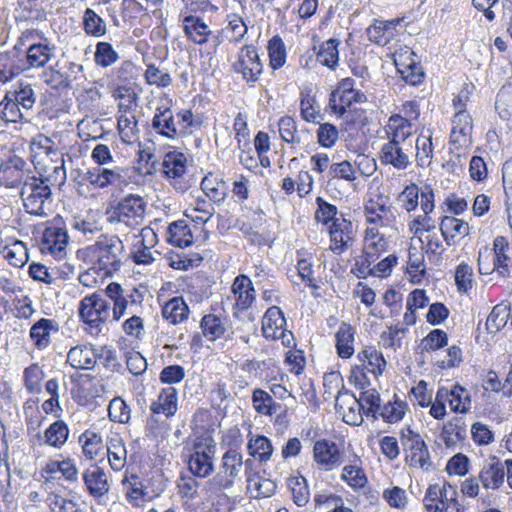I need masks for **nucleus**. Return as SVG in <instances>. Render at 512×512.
Instances as JSON below:
<instances>
[{"label": "nucleus", "instance_id": "f257e3e1", "mask_svg": "<svg viewBox=\"0 0 512 512\" xmlns=\"http://www.w3.org/2000/svg\"><path fill=\"white\" fill-rule=\"evenodd\" d=\"M322 226L329 236L328 249L336 255L346 251L352 240V223L336 206L322 200Z\"/></svg>", "mask_w": 512, "mask_h": 512}, {"label": "nucleus", "instance_id": "f03ea898", "mask_svg": "<svg viewBox=\"0 0 512 512\" xmlns=\"http://www.w3.org/2000/svg\"><path fill=\"white\" fill-rule=\"evenodd\" d=\"M96 267L105 276H111L122 266L124 244L117 235H100L92 246Z\"/></svg>", "mask_w": 512, "mask_h": 512}, {"label": "nucleus", "instance_id": "7ed1b4c3", "mask_svg": "<svg viewBox=\"0 0 512 512\" xmlns=\"http://www.w3.org/2000/svg\"><path fill=\"white\" fill-rule=\"evenodd\" d=\"M51 195L48 179L43 177H28L21 188V199L26 212L39 217L48 215Z\"/></svg>", "mask_w": 512, "mask_h": 512}, {"label": "nucleus", "instance_id": "20e7f679", "mask_svg": "<svg viewBox=\"0 0 512 512\" xmlns=\"http://www.w3.org/2000/svg\"><path fill=\"white\" fill-rule=\"evenodd\" d=\"M78 314L86 325V332L98 336L110 315V303L100 293L85 296L79 304Z\"/></svg>", "mask_w": 512, "mask_h": 512}, {"label": "nucleus", "instance_id": "39448f33", "mask_svg": "<svg viewBox=\"0 0 512 512\" xmlns=\"http://www.w3.org/2000/svg\"><path fill=\"white\" fill-rule=\"evenodd\" d=\"M146 202L135 194H129L121 198L110 210L107 211V220L111 224L122 223L134 228L144 221Z\"/></svg>", "mask_w": 512, "mask_h": 512}, {"label": "nucleus", "instance_id": "423d86ee", "mask_svg": "<svg viewBox=\"0 0 512 512\" xmlns=\"http://www.w3.org/2000/svg\"><path fill=\"white\" fill-rule=\"evenodd\" d=\"M468 99V92L464 91L453 99L455 113L452 118L450 143L457 145V148H466L472 144V117L466 109Z\"/></svg>", "mask_w": 512, "mask_h": 512}, {"label": "nucleus", "instance_id": "0eeeda50", "mask_svg": "<svg viewBox=\"0 0 512 512\" xmlns=\"http://www.w3.org/2000/svg\"><path fill=\"white\" fill-rule=\"evenodd\" d=\"M354 80L351 78L343 79L335 90L332 91L328 106L325 111L336 118L341 117L352 103H362L365 95L355 90Z\"/></svg>", "mask_w": 512, "mask_h": 512}, {"label": "nucleus", "instance_id": "6e6552de", "mask_svg": "<svg viewBox=\"0 0 512 512\" xmlns=\"http://www.w3.org/2000/svg\"><path fill=\"white\" fill-rule=\"evenodd\" d=\"M246 471V461L238 450H226L222 457L219 472L214 476L211 484L219 490L229 489L236 479L240 478L242 471Z\"/></svg>", "mask_w": 512, "mask_h": 512}, {"label": "nucleus", "instance_id": "1a4fd4ad", "mask_svg": "<svg viewBox=\"0 0 512 512\" xmlns=\"http://www.w3.org/2000/svg\"><path fill=\"white\" fill-rule=\"evenodd\" d=\"M83 72V66L69 61L61 63L57 61L42 73L43 81L53 89L70 88L73 81L79 79Z\"/></svg>", "mask_w": 512, "mask_h": 512}, {"label": "nucleus", "instance_id": "9d476101", "mask_svg": "<svg viewBox=\"0 0 512 512\" xmlns=\"http://www.w3.org/2000/svg\"><path fill=\"white\" fill-rule=\"evenodd\" d=\"M126 175L127 169L124 167L95 166L84 173L83 179L97 189H105L109 186L126 185Z\"/></svg>", "mask_w": 512, "mask_h": 512}, {"label": "nucleus", "instance_id": "9b49d317", "mask_svg": "<svg viewBox=\"0 0 512 512\" xmlns=\"http://www.w3.org/2000/svg\"><path fill=\"white\" fill-rule=\"evenodd\" d=\"M434 198V192L429 186L422 189L420 206L423 214L413 217L410 216V220L408 222L409 231L414 237L419 238L421 244H423V241L421 240L423 233L435 229V222L430 217V214L433 212L435 207Z\"/></svg>", "mask_w": 512, "mask_h": 512}, {"label": "nucleus", "instance_id": "f8f14e48", "mask_svg": "<svg viewBox=\"0 0 512 512\" xmlns=\"http://www.w3.org/2000/svg\"><path fill=\"white\" fill-rule=\"evenodd\" d=\"M232 68L234 72L241 74L247 83H254L262 74L263 64L256 48L253 45H245L238 53Z\"/></svg>", "mask_w": 512, "mask_h": 512}, {"label": "nucleus", "instance_id": "ddd939ff", "mask_svg": "<svg viewBox=\"0 0 512 512\" xmlns=\"http://www.w3.org/2000/svg\"><path fill=\"white\" fill-rule=\"evenodd\" d=\"M357 359L359 364H355L352 373L359 383H361L362 379H366L365 371L376 376L382 374L386 366L382 353L372 346L365 347L360 351Z\"/></svg>", "mask_w": 512, "mask_h": 512}, {"label": "nucleus", "instance_id": "4468645a", "mask_svg": "<svg viewBox=\"0 0 512 512\" xmlns=\"http://www.w3.org/2000/svg\"><path fill=\"white\" fill-rule=\"evenodd\" d=\"M414 143H385L380 151L383 164L391 165L398 170H405L411 165Z\"/></svg>", "mask_w": 512, "mask_h": 512}, {"label": "nucleus", "instance_id": "2eb2a0df", "mask_svg": "<svg viewBox=\"0 0 512 512\" xmlns=\"http://www.w3.org/2000/svg\"><path fill=\"white\" fill-rule=\"evenodd\" d=\"M186 158L180 152H169L164 156L162 162L163 173L170 180L171 185L179 191L184 192L188 188V182L183 175L186 172Z\"/></svg>", "mask_w": 512, "mask_h": 512}, {"label": "nucleus", "instance_id": "dca6fc26", "mask_svg": "<svg viewBox=\"0 0 512 512\" xmlns=\"http://www.w3.org/2000/svg\"><path fill=\"white\" fill-rule=\"evenodd\" d=\"M364 214L367 223L381 228L393 225L396 219L392 207L382 196L370 199L364 206Z\"/></svg>", "mask_w": 512, "mask_h": 512}, {"label": "nucleus", "instance_id": "f3484780", "mask_svg": "<svg viewBox=\"0 0 512 512\" xmlns=\"http://www.w3.org/2000/svg\"><path fill=\"white\" fill-rule=\"evenodd\" d=\"M335 409L347 424L357 425L362 422V402L349 391L338 393L335 397Z\"/></svg>", "mask_w": 512, "mask_h": 512}, {"label": "nucleus", "instance_id": "a211bd4d", "mask_svg": "<svg viewBox=\"0 0 512 512\" xmlns=\"http://www.w3.org/2000/svg\"><path fill=\"white\" fill-rule=\"evenodd\" d=\"M82 480L87 493L95 500L99 501L110 490L106 472L96 464L83 471Z\"/></svg>", "mask_w": 512, "mask_h": 512}, {"label": "nucleus", "instance_id": "6ab92c4d", "mask_svg": "<svg viewBox=\"0 0 512 512\" xmlns=\"http://www.w3.org/2000/svg\"><path fill=\"white\" fill-rule=\"evenodd\" d=\"M414 122L399 114L390 116L385 126L388 142L414 143Z\"/></svg>", "mask_w": 512, "mask_h": 512}, {"label": "nucleus", "instance_id": "aec40b11", "mask_svg": "<svg viewBox=\"0 0 512 512\" xmlns=\"http://www.w3.org/2000/svg\"><path fill=\"white\" fill-rule=\"evenodd\" d=\"M236 296L234 316L239 317V312L248 310L256 299V292L251 279L246 275H239L234 279L231 287Z\"/></svg>", "mask_w": 512, "mask_h": 512}, {"label": "nucleus", "instance_id": "412c9836", "mask_svg": "<svg viewBox=\"0 0 512 512\" xmlns=\"http://www.w3.org/2000/svg\"><path fill=\"white\" fill-rule=\"evenodd\" d=\"M438 396L440 400H446L450 409L455 413H467L471 408L470 393L460 385H453L450 389L440 387Z\"/></svg>", "mask_w": 512, "mask_h": 512}, {"label": "nucleus", "instance_id": "4be33fe9", "mask_svg": "<svg viewBox=\"0 0 512 512\" xmlns=\"http://www.w3.org/2000/svg\"><path fill=\"white\" fill-rule=\"evenodd\" d=\"M68 244L67 231L62 227L45 228L41 239V250L56 257H62Z\"/></svg>", "mask_w": 512, "mask_h": 512}, {"label": "nucleus", "instance_id": "5701e85b", "mask_svg": "<svg viewBox=\"0 0 512 512\" xmlns=\"http://www.w3.org/2000/svg\"><path fill=\"white\" fill-rule=\"evenodd\" d=\"M182 27L188 40L203 45L209 41L212 30L205 21L196 15H187L182 18Z\"/></svg>", "mask_w": 512, "mask_h": 512}, {"label": "nucleus", "instance_id": "b1692460", "mask_svg": "<svg viewBox=\"0 0 512 512\" xmlns=\"http://www.w3.org/2000/svg\"><path fill=\"white\" fill-rule=\"evenodd\" d=\"M98 353L91 344L72 347L67 354V362L78 370H91L95 367Z\"/></svg>", "mask_w": 512, "mask_h": 512}, {"label": "nucleus", "instance_id": "393cba45", "mask_svg": "<svg viewBox=\"0 0 512 512\" xmlns=\"http://www.w3.org/2000/svg\"><path fill=\"white\" fill-rule=\"evenodd\" d=\"M300 114L306 122L320 124V106L317 100V90L311 85H305L301 89Z\"/></svg>", "mask_w": 512, "mask_h": 512}, {"label": "nucleus", "instance_id": "a878e982", "mask_svg": "<svg viewBox=\"0 0 512 512\" xmlns=\"http://www.w3.org/2000/svg\"><path fill=\"white\" fill-rule=\"evenodd\" d=\"M252 459L246 460V481L247 489L253 494L254 497H270L272 496L277 488L276 483L268 478H263L257 473H252Z\"/></svg>", "mask_w": 512, "mask_h": 512}, {"label": "nucleus", "instance_id": "bb28decb", "mask_svg": "<svg viewBox=\"0 0 512 512\" xmlns=\"http://www.w3.org/2000/svg\"><path fill=\"white\" fill-rule=\"evenodd\" d=\"M59 331V324L54 319L41 318L30 328V339L39 350L47 348L51 342V333Z\"/></svg>", "mask_w": 512, "mask_h": 512}, {"label": "nucleus", "instance_id": "cd10ccee", "mask_svg": "<svg viewBox=\"0 0 512 512\" xmlns=\"http://www.w3.org/2000/svg\"><path fill=\"white\" fill-rule=\"evenodd\" d=\"M441 234L448 246L455 245L457 238H464L469 235V224L461 219L444 216L439 224Z\"/></svg>", "mask_w": 512, "mask_h": 512}, {"label": "nucleus", "instance_id": "c85d7f7f", "mask_svg": "<svg viewBox=\"0 0 512 512\" xmlns=\"http://www.w3.org/2000/svg\"><path fill=\"white\" fill-rule=\"evenodd\" d=\"M56 47L47 39L44 42L32 43L26 50V61L29 68H42L54 56Z\"/></svg>", "mask_w": 512, "mask_h": 512}, {"label": "nucleus", "instance_id": "c756f323", "mask_svg": "<svg viewBox=\"0 0 512 512\" xmlns=\"http://www.w3.org/2000/svg\"><path fill=\"white\" fill-rule=\"evenodd\" d=\"M398 24L399 20L375 21L367 28V37L371 42L385 46L395 37Z\"/></svg>", "mask_w": 512, "mask_h": 512}, {"label": "nucleus", "instance_id": "7c9ffc66", "mask_svg": "<svg viewBox=\"0 0 512 512\" xmlns=\"http://www.w3.org/2000/svg\"><path fill=\"white\" fill-rule=\"evenodd\" d=\"M214 450H195L190 455L188 466L190 472L197 477H207L213 471V456Z\"/></svg>", "mask_w": 512, "mask_h": 512}, {"label": "nucleus", "instance_id": "2f4dec72", "mask_svg": "<svg viewBox=\"0 0 512 512\" xmlns=\"http://www.w3.org/2000/svg\"><path fill=\"white\" fill-rule=\"evenodd\" d=\"M177 389L175 387L163 388L157 398L151 405V411L154 414L163 413L167 417L173 416L177 412Z\"/></svg>", "mask_w": 512, "mask_h": 512}, {"label": "nucleus", "instance_id": "473e14b6", "mask_svg": "<svg viewBox=\"0 0 512 512\" xmlns=\"http://www.w3.org/2000/svg\"><path fill=\"white\" fill-rule=\"evenodd\" d=\"M354 334L353 327L342 322L335 334L336 350L339 357L343 359L350 358L354 354Z\"/></svg>", "mask_w": 512, "mask_h": 512}, {"label": "nucleus", "instance_id": "72a5a7b5", "mask_svg": "<svg viewBox=\"0 0 512 512\" xmlns=\"http://www.w3.org/2000/svg\"><path fill=\"white\" fill-rule=\"evenodd\" d=\"M167 241L179 248H186L192 245L193 236L189 225L184 220L171 223L167 230Z\"/></svg>", "mask_w": 512, "mask_h": 512}, {"label": "nucleus", "instance_id": "f704fd0d", "mask_svg": "<svg viewBox=\"0 0 512 512\" xmlns=\"http://www.w3.org/2000/svg\"><path fill=\"white\" fill-rule=\"evenodd\" d=\"M122 491L128 502L134 506H138L140 502L147 498V492L141 479L135 475L125 476L122 481Z\"/></svg>", "mask_w": 512, "mask_h": 512}, {"label": "nucleus", "instance_id": "c9c22d12", "mask_svg": "<svg viewBox=\"0 0 512 512\" xmlns=\"http://www.w3.org/2000/svg\"><path fill=\"white\" fill-rule=\"evenodd\" d=\"M285 325L286 319L280 308L277 306L268 308L262 322V330L265 337L276 339L278 332L283 330Z\"/></svg>", "mask_w": 512, "mask_h": 512}, {"label": "nucleus", "instance_id": "e433bc0d", "mask_svg": "<svg viewBox=\"0 0 512 512\" xmlns=\"http://www.w3.org/2000/svg\"><path fill=\"white\" fill-rule=\"evenodd\" d=\"M152 128L158 134L174 139L177 135V129L172 111L169 108L163 110L158 108L152 119Z\"/></svg>", "mask_w": 512, "mask_h": 512}, {"label": "nucleus", "instance_id": "4c0bfd02", "mask_svg": "<svg viewBox=\"0 0 512 512\" xmlns=\"http://www.w3.org/2000/svg\"><path fill=\"white\" fill-rule=\"evenodd\" d=\"M188 315L189 308L182 297H173L162 308L163 318L172 325L183 322Z\"/></svg>", "mask_w": 512, "mask_h": 512}, {"label": "nucleus", "instance_id": "58836bf2", "mask_svg": "<svg viewBox=\"0 0 512 512\" xmlns=\"http://www.w3.org/2000/svg\"><path fill=\"white\" fill-rule=\"evenodd\" d=\"M1 254L14 267L20 268L28 261V249L20 240H14L10 244L1 245Z\"/></svg>", "mask_w": 512, "mask_h": 512}, {"label": "nucleus", "instance_id": "ea45409f", "mask_svg": "<svg viewBox=\"0 0 512 512\" xmlns=\"http://www.w3.org/2000/svg\"><path fill=\"white\" fill-rule=\"evenodd\" d=\"M505 465L499 461L485 466L480 473V480L486 489H498L504 482Z\"/></svg>", "mask_w": 512, "mask_h": 512}, {"label": "nucleus", "instance_id": "a19ab883", "mask_svg": "<svg viewBox=\"0 0 512 512\" xmlns=\"http://www.w3.org/2000/svg\"><path fill=\"white\" fill-rule=\"evenodd\" d=\"M117 128L124 143H132L137 139L139 129L135 113L118 114Z\"/></svg>", "mask_w": 512, "mask_h": 512}, {"label": "nucleus", "instance_id": "79ce46f5", "mask_svg": "<svg viewBox=\"0 0 512 512\" xmlns=\"http://www.w3.org/2000/svg\"><path fill=\"white\" fill-rule=\"evenodd\" d=\"M200 327L204 337L209 341L219 339L225 334L227 329L225 321L214 314L205 315L200 322Z\"/></svg>", "mask_w": 512, "mask_h": 512}, {"label": "nucleus", "instance_id": "37998d69", "mask_svg": "<svg viewBox=\"0 0 512 512\" xmlns=\"http://www.w3.org/2000/svg\"><path fill=\"white\" fill-rule=\"evenodd\" d=\"M509 243L507 239L503 236H498L494 239L493 242V257L498 266V273L501 276H507L509 274V263L511 261L508 256Z\"/></svg>", "mask_w": 512, "mask_h": 512}, {"label": "nucleus", "instance_id": "c03bdc74", "mask_svg": "<svg viewBox=\"0 0 512 512\" xmlns=\"http://www.w3.org/2000/svg\"><path fill=\"white\" fill-rule=\"evenodd\" d=\"M252 402L255 410L264 415H273L280 408V404H277L272 396L262 389L253 391Z\"/></svg>", "mask_w": 512, "mask_h": 512}, {"label": "nucleus", "instance_id": "a18cd8bd", "mask_svg": "<svg viewBox=\"0 0 512 512\" xmlns=\"http://www.w3.org/2000/svg\"><path fill=\"white\" fill-rule=\"evenodd\" d=\"M149 234L154 236V233L151 229H142L141 239L138 240L133 245L131 254H132L133 261L136 264L147 265L154 261V257H153L151 248L144 244V240Z\"/></svg>", "mask_w": 512, "mask_h": 512}, {"label": "nucleus", "instance_id": "49530a36", "mask_svg": "<svg viewBox=\"0 0 512 512\" xmlns=\"http://www.w3.org/2000/svg\"><path fill=\"white\" fill-rule=\"evenodd\" d=\"M320 61V49L318 48V35L315 31L310 34L308 50L300 56V65L307 70H316Z\"/></svg>", "mask_w": 512, "mask_h": 512}, {"label": "nucleus", "instance_id": "de8ad7c7", "mask_svg": "<svg viewBox=\"0 0 512 512\" xmlns=\"http://www.w3.org/2000/svg\"><path fill=\"white\" fill-rule=\"evenodd\" d=\"M83 27L88 35L94 37H101L106 33L105 21L91 8L84 12Z\"/></svg>", "mask_w": 512, "mask_h": 512}, {"label": "nucleus", "instance_id": "09e8293b", "mask_svg": "<svg viewBox=\"0 0 512 512\" xmlns=\"http://www.w3.org/2000/svg\"><path fill=\"white\" fill-rule=\"evenodd\" d=\"M416 149V159L419 166H428L433 157L432 136L421 134L417 137L414 144Z\"/></svg>", "mask_w": 512, "mask_h": 512}, {"label": "nucleus", "instance_id": "8fccbe9b", "mask_svg": "<svg viewBox=\"0 0 512 512\" xmlns=\"http://www.w3.org/2000/svg\"><path fill=\"white\" fill-rule=\"evenodd\" d=\"M510 312L505 305H496L486 320V329L489 333H497L507 324Z\"/></svg>", "mask_w": 512, "mask_h": 512}, {"label": "nucleus", "instance_id": "3c124183", "mask_svg": "<svg viewBox=\"0 0 512 512\" xmlns=\"http://www.w3.org/2000/svg\"><path fill=\"white\" fill-rule=\"evenodd\" d=\"M119 59L118 53L108 42H98L94 53V61L96 65L107 68L112 66Z\"/></svg>", "mask_w": 512, "mask_h": 512}, {"label": "nucleus", "instance_id": "603ef678", "mask_svg": "<svg viewBox=\"0 0 512 512\" xmlns=\"http://www.w3.org/2000/svg\"><path fill=\"white\" fill-rule=\"evenodd\" d=\"M407 411V403L395 399L393 402L389 401L384 404L380 409V415L387 423H397L403 419Z\"/></svg>", "mask_w": 512, "mask_h": 512}, {"label": "nucleus", "instance_id": "864d4df0", "mask_svg": "<svg viewBox=\"0 0 512 512\" xmlns=\"http://www.w3.org/2000/svg\"><path fill=\"white\" fill-rule=\"evenodd\" d=\"M288 487L291 491L293 501L298 506H304L308 503L310 493L306 479L302 476L291 477L288 479Z\"/></svg>", "mask_w": 512, "mask_h": 512}, {"label": "nucleus", "instance_id": "5fc2aeb1", "mask_svg": "<svg viewBox=\"0 0 512 512\" xmlns=\"http://www.w3.org/2000/svg\"><path fill=\"white\" fill-rule=\"evenodd\" d=\"M423 248H417L413 245L409 247L408 251V262L407 272L414 278L417 276H423L425 273V262H424Z\"/></svg>", "mask_w": 512, "mask_h": 512}, {"label": "nucleus", "instance_id": "6e6d98bb", "mask_svg": "<svg viewBox=\"0 0 512 512\" xmlns=\"http://www.w3.org/2000/svg\"><path fill=\"white\" fill-rule=\"evenodd\" d=\"M268 53L270 66L276 70L281 68L286 62V49L284 42L278 36L273 37L268 43Z\"/></svg>", "mask_w": 512, "mask_h": 512}, {"label": "nucleus", "instance_id": "4d7b16f0", "mask_svg": "<svg viewBox=\"0 0 512 512\" xmlns=\"http://www.w3.org/2000/svg\"><path fill=\"white\" fill-rule=\"evenodd\" d=\"M69 436V429L63 421L52 423L45 431L46 443L50 446L63 445Z\"/></svg>", "mask_w": 512, "mask_h": 512}, {"label": "nucleus", "instance_id": "13d9d810", "mask_svg": "<svg viewBox=\"0 0 512 512\" xmlns=\"http://www.w3.org/2000/svg\"><path fill=\"white\" fill-rule=\"evenodd\" d=\"M441 495L438 484L429 485L423 498V505L427 512H443V506L446 503Z\"/></svg>", "mask_w": 512, "mask_h": 512}, {"label": "nucleus", "instance_id": "bf43d9fd", "mask_svg": "<svg viewBox=\"0 0 512 512\" xmlns=\"http://www.w3.org/2000/svg\"><path fill=\"white\" fill-rule=\"evenodd\" d=\"M341 479L353 489L363 488L368 482L363 469L358 465L344 466Z\"/></svg>", "mask_w": 512, "mask_h": 512}, {"label": "nucleus", "instance_id": "052dcab7", "mask_svg": "<svg viewBox=\"0 0 512 512\" xmlns=\"http://www.w3.org/2000/svg\"><path fill=\"white\" fill-rule=\"evenodd\" d=\"M340 40L337 38H331L326 42L322 43V65L328 67L331 70H335L339 62V50Z\"/></svg>", "mask_w": 512, "mask_h": 512}, {"label": "nucleus", "instance_id": "680f3d73", "mask_svg": "<svg viewBox=\"0 0 512 512\" xmlns=\"http://www.w3.org/2000/svg\"><path fill=\"white\" fill-rule=\"evenodd\" d=\"M142 300L143 298L139 291L136 288H131L118 307L112 308L113 320L119 321L127 314L128 309L132 310L134 306L141 304Z\"/></svg>", "mask_w": 512, "mask_h": 512}, {"label": "nucleus", "instance_id": "e2e57ef3", "mask_svg": "<svg viewBox=\"0 0 512 512\" xmlns=\"http://www.w3.org/2000/svg\"><path fill=\"white\" fill-rule=\"evenodd\" d=\"M419 198L421 199V192L419 191L418 186L410 184L399 194L398 200L401 207L410 213L418 207Z\"/></svg>", "mask_w": 512, "mask_h": 512}, {"label": "nucleus", "instance_id": "0e129e2a", "mask_svg": "<svg viewBox=\"0 0 512 512\" xmlns=\"http://www.w3.org/2000/svg\"><path fill=\"white\" fill-rule=\"evenodd\" d=\"M455 283L459 292L467 293L473 287V269L467 263L457 266L455 272Z\"/></svg>", "mask_w": 512, "mask_h": 512}, {"label": "nucleus", "instance_id": "69168bd1", "mask_svg": "<svg viewBox=\"0 0 512 512\" xmlns=\"http://www.w3.org/2000/svg\"><path fill=\"white\" fill-rule=\"evenodd\" d=\"M145 79L149 85H155L162 88L168 87L172 83L170 74L154 64L147 65Z\"/></svg>", "mask_w": 512, "mask_h": 512}, {"label": "nucleus", "instance_id": "338daca9", "mask_svg": "<svg viewBox=\"0 0 512 512\" xmlns=\"http://www.w3.org/2000/svg\"><path fill=\"white\" fill-rule=\"evenodd\" d=\"M10 98L26 111L31 110L36 101L34 90L30 85L21 86L18 90L11 93Z\"/></svg>", "mask_w": 512, "mask_h": 512}, {"label": "nucleus", "instance_id": "774afa93", "mask_svg": "<svg viewBox=\"0 0 512 512\" xmlns=\"http://www.w3.org/2000/svg\"><path fill=\"white\" fill-rule=\"evenodd\" d=\"M111 420L119 423H127L130 419V408L121 398H114L108 408Z\"/></svg>", "mask_w": 512, "mask_h": 512}]
</instances>
